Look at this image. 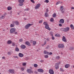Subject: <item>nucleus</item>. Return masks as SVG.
Masks as SVG:
<instances>
[{
    "mask_svg": "<svg viewBox=\"0 0 74 74\" xmlns=\"http://www.w3.org/2000/svg\"><path fill=\"white\" fill-rule=\"evenodd\" d=\"M38 71L40 72V73H43L44 72V71L42 69H39L38 70Z\"/></svg>",
    "mask_w": 74,
    "mask_h": 74,
    "instance_id": "2eb2a0df",
    "label": "nucleus"
},
{
    "mask_svg": "<svg viewBox=\"0 0 74 74\" xmlns=\"http://www.w3.org/2000/svg\"><path fill=\"white\" fill-rule=\"evenodd\" d=\"M70 67V64H66L65 66V67L66 68H69Z\"/></svg>",
    "mask_w": 74,
    "mask_h": 74,
    "instance_id": "f3484780",
    "label": "nucleus"
},
{
    "mask_svg": "<svg viewBox=\"0 0 74 74\" xmlns=\"http://www.w3.org/2000/svg\"><path fill=\"white\" fill-rule=\"evenodd\" d=\"M51 38L53 40H55V38H54L53 36H52Z\"/></svg>",
    "mask_w": 74,
    "mask_h": 74,
    "instance_id": "5fc2aeb1",
    "label": "nucleus"
},
{
    "mask_svg": "<svg viewBox=\"0 0 74 74\" xmlns=\"http://www.w3.org/2000/svg\"><path fill=\"white\" fill-rule=\"evenodd\" d=\"M70 27H71L72 29H74V26L73 25L71 24L70 25Z\"/></svg>",
    "mask_w": 74,
    "mask_h": 74,
    "instance_id": "5701e85b",
    "label": "nucleus"
},
{
    "mask_svg": "<svg viewBox=\"0 0 74 74\" xmlns=\"http://www.w3.org/2000/svg\"><path fill=\"white\" fill-rule=\"evenodd\" d=\"M55 36L56 37H60V35L59 34H56L55 35Z\"/></svg>",
    "mask_w": 74,
    "mask_h": 74,
    "instance_id": "393cba45",
    "label": "nucleus"
},
{
    "mask_svg": "<svg viewBox=\"0 0 74 74\" xmlns=\"http://www.w3.org/2000/svg\"><path fill=\"white\" fill-rule=\"evenodd\" d=\"M25 44H26V45H27V46L28 47H30V46H31V44H30V42L28 41L26 42H25Z\"/></svg>",
    "mask_w": 74,
    "mask_h": 74,
    "instance_id": "39448f33",
    "label": "nucleus"
},
{
    "mask_svg": "<svg viewBox=\"0 0 74 74\" xmlns=\"http://www.w3.org/2000/svg\"><path fill=\"white\" fill-rule=\"evenodd\" d=\"M9 71L10 73H11L12 74H14V73H15V71H14V70L12 69L9 70Z\"/></svg>",
    "mask_w": 74,
    "mask_h": 74,
    "instance_id": "1a4fd4ad",
    "label": "nucleus"
},
{
    "mask_svg": "<svg viewBox=\"0 0 74 74\" xmlns=\"http://www.w3.org/2000/svg\"><path fill=\"white\" fill-rule=\"evenodd\" d=\"M70 28L69 27H66L65 28H64V31L65 32H68Z\"/></svg>",
    "mask_w": 74,
    "mask_h": 74,
    "instance_id": "9d476101",
    "label": "nucleus"
},
{
    "mask_svg": "<svg viewBox=\"0 0 74 74\" xmlns=\"http://www.w3.org/2000/svg\"><path fill=\"white\" fill-rule=\"evenodd\" d=\"M62 26V24H59V26Z\"/></svg>",
    "mask_w": 74,
    "mask_h": 74,
    "instance_id": "69168bd1",
    "label": "nucleus"
},
{
    "mask_svg": "<svg viewBox=\"0 0 74 74\" xmlns=\"http://www.w3.org/2000/svg\"><path fill=\"white\" fill-rule=\"evenodd\" d=\"M15 23L16 25H18L19 23V22L18 21H16Z\"/></svg>",
    "mask_w": 74,
    "mask_h": 74,
    "instance_id": "b1692460",
    "label": "nucleus"
},
{
    "mask_svg": "<svg viewBox=\"0 0 74 74\" xmlns=\"http://www.w3.org/2000/svg\"><path fill=\"white\" fill-rule=\"evenodd\" d=\"M58 47L59 48H64V45L63 44H59L58 46Z\"/></svg>",
    "mask_w": 74,
    "mask_h": 74,
    "instance_id": "7ed1b4c3",
    "label": "nucleus"
},
{
    "mask_svg": "<svg viewBox=\"0 0 74 74\" xmlns=\"http://www.w3.org/2000/svg\"><path fill=\"white\" fill-rule=\"evenodd\" d=\"M36 44H37V42H36V41H34L33 42V45H36Z\"/></svg>",
    "mask_w": 74,
    "mask_h": 74,
    "instance_id": "2f4dec72",
    "label": "nucleus"
},
{
    "mask_svg": "<svg viewBox=\"0 0 74 74\" xmlns=\"http://www.w3.org/2000/svg\"><path fill=\"white\" fill-rule=\"evenodd\" d=\"M23 66H25L26 65V62H24L22 64Z\"/></svg>",
    "mask_w": 74,
    "mask_h": 74,
    "instance_id": "58836bf2",
    "label": "nucleus"
},
{
    "mask_svg": "<svg viewBox=\"0 0 74 74\" xmlns=\"http://www.w3.org/2000/svg\"><path fill=\"white\" fill-rule=\"evenodd\" d=\"M23 39H20L19 40V42H22L23 41Z\"/></svg>",
    "mask_w": 74,
    "mask_h": 74,
    "instance_id": "4c0bfd02",
    "label": "nucleus"
},
{
    "mask_svg": "<svg viewBox=\"0 0 74 74\" xmlns=\"http://www.w3.org/2000/svg\"><path fill=\"white\" fill-rule=\"evenodd\" d=\"M44 54H48L49 53L48 52L45 50L44 51Z\"/></svg>",
    "mask_w": 74,
    "mask_h": 74,
    "instance_id": "aec40b11",
    "label": "nucleus"
},
{
    "mask_svg": "<svg viewBox=\"0 0 74 74\" xmlns=\"http://www.w3.org/2000/svg\"><path fill=\"white\" fill-rule=\"evenodd\" d=\"M61 31L64 32V28H61Z\"/></svg>",
    "mask_w": 74,
    "mask_h": 74,
    "instance_id": "79ce46f5",
    "label": "nucleus"
},
{
    "mask_svg": "<svg viewBox=\"0 0 74 74\" xmlns=\"http://www.w3.org/2000/svg\"><path fill=\"white\" fill-rule=\"evenodd\" d=\"M40 62H41V63H42V62H44V60H41L40 61Z\"/></svg>",
    "mask_w": 74,
    "mask_h": 74,
    "instance_id": "13d9d810",
    "label": "nucleus"
},
{
    "mask_svg": "<svg viewBox=\"0 0 74 74\" xmlns=\"http://www.w3.org/2000/svg\"><path fill=\"white\" fill-rule=\"evenodd\" d=\"M32 25H33V24H31L30 23L27 24L25 26V28L26 29H28L29 28L30 26H32Z\"/></svg>",
    "mask_w": 74,
    "mask_h": 74,
    "instance_id": "f257e3e1",
    "label": "nucleus"
},
{
    "mask_svg": "<svg viewBox=\"0 0 74 74\" xmlns=\"http://www.w3.org/2000/svg\"><path fill=\"white\" fill-rule=\"evenodd\" d=\"M40 5H41L40 4V3L37 4L35 8L36 10H37V9H38V8H39V7H40Z\"/></svg>",
    "mask_w": 74,
    "mask_h": 74,
    "instance_id": "20e7f679",
    "label": "nucleus"
},
{
    "mask_svg": "<svg viewBox=\"0 0 74 74\" xmlns=\"http://www.w3.org/2000/svg\"><path fill=\"white\" fill-rule=\"evenodd\" d=\"M48 13L46 12L45 13V16L46 17H48Z\"/></svg>",
    "mask_w": 74,
    "mask_h": 74,
    "instance_id": "cd10ccee",
    "label": "nucleus"
},
{
    "mask_svg": "<svg viewBox=\"0 0 74 74\" xmlns=\"http://www.w3.org/2000/svg\"><path fill=\"white\" fill-rule=\"evenodd\" d=\"M51 22H53V18H51L50 20Z\"/></svg>",
    "mask_w": 74,
    "mask_h": 74,
    "instance_id": "37998d69",
    "label": "nucleus"
},
{
    "mask_svg": "<svg viewBox=\"0 0 74 74\" xmlns=\"http://www.w3.org/2000/svg\"><path fill=\"white\" fill-rule=\"evenodd\" d=\"M19 48H18V47H16L15 49V51L16 52H19Z\"/></svg>",
    "mask_w": 74,
    "mask_h": 74,
    "instance_id": "a211bd4d",
    "label": "nucleus"
},
{
    "mask_svg": "<svg viewBox=\"0 0 74 74\" xmlns=\"http://www.w3.org/2000/svg\"><path fill=\"white\" fill-rule=\"evenodd\" d=\"M16 30V29L14 28H12L10 29V33H14L15 31Z\"/></svg>",
    "mask_w": 74,
    "mask_h": 74,
    "instance_id": "f03ea898",
    "label": "nucleus"
},
{
    "mask_svg": "<svg viewBox=\"0 0 74 74\" xmlns=\"http://www.w3.org/2000/svg\"><path fill=\"white\" fill-rule=\"evenodd\" d=\"M10 27H14V25L11 24L10 25Z\"/></svg>",
    "mask_w": 74,
    "mask_h": 74,
    "instance_id": "7c9ffc66",
    "label": "nucleus"
},
{
    "mask_svg": "<svg viewBox=\"0 0 74 74\" xmlns=\"http://www.w3.org/2000/svg\"><path fill=\"white\" fill-rule=\"evenodd\" d=\"M43 21L42 20H40V21L39 22V23H42Z\"/></svg>",
    "mask_w": 74,
    "mask_h": 74,
    "instance_id": "49530a36",
    "label": "nucleus"
},
{
    "mask_svg": "<svg viewBox=\"0 0 74 74\" xmlns=\"http://www.w3.org/2000/svg\"><path fill=\"white\" fill-rule=\"evenodd\" d=\"M61 11V12H62V13H64V10H63Z\"/></svg>",
    "mask_w": 74,
    "mask_h": 74,
    "instance_id": "bf43d9fd",
    "label": "nucleus"
},
{
    "mask_svg": "<svg viewBox=\"0 0 74 74\" xmlns=\"http://www.w3.org/2000/svg\"><path fill=\"white\" fill-rule=\"evenodd\" d=\"M60 71H62V72H63V71H64V70H63V69H62V68H60Z\"/></svg>",
    "mask_w": 74,
    "mask_h": 74,
    "instance_id": "ea45409f",
    "label": "nucleus"
},
{
    "mask_svg": "<svg viewBox=\"0 0 74 74\" xmlns=\"http://www.w3.org/2000/svg\"><path fill=\"white\" fill-rule=\"evenodd\" d=\"M12 46H15V43L13 42L12 43Z\"/></svg>",
    "mask_w": 74,
    "mask_h": 74,
    "instance_id": "603ef678",
    "label": "nucleus"
},
{
    "mask_svg": "<svg viewBox=\"0 0 74 74\" xmlns=\"http://www.w3.org/2000/svg\"><path fill=\"white\" fill-rule=\"evenodd\" d=\"M30 1L32 3H35L34 1L33 0H30Z\"/></svg>",
    "mask_w": 74,
    "mask_h": 74,
    "instance_id": "8fccbe9b",
    "label": "nucleus"
},
{
    "mask_svg": "<svg viewBox=\"0 0 74 74\" xmlns=\"http://www.w3.org/2000/svg\"><path fill=\"white\" fill-rule=\"evenodd\" d=\"M12 8H11V7L9 6L8 7V11H10V10H12Z\"/></svg>",
    "mask_w": 74,
    "mask_h": 74,
    "instance_id": "a878e982",
    "label": "nucleus"
},
{
    "mask_svg": "<svg viewBox=\"0 0 74 74\" xmlns=\"http://www.w3.org/2000/svg\"><path fill=\"white\" fill-rule=\"evenodd\" d=\"M45 58H48V56L47 55H46L45 56Z\"/></svg>",
    "mask_w": 74,
    "mask_h": 74,
    "instance_id": "de8ad7c7",
    "label": "nucleus"
},
{
    "mask_svg": "<svg viewBox=\"0 0 74 74\" xmlns=\"http://www.w3.org/2000/svg\"><path fill=\"white\" fill-rule=\"evenodd\" d=\"M14 34H18V32H14Z\"/></svg>",
    "mask_w": 74,
    "mask_h": 74,
    "instance_id": "0e129e2a",
    "label": "nucleus"
},
{
    "mask_svg": "<svg viewBox=\"0 0 74 74\" xmlns=\"http://www.w3.org/2000/svg\"><path fill=\"white\" fill-rule=\"evenodd\" d=\"M44 3H49V1L48 0H46L44 1Z\"/></svg>",
    "mask_w": 74,
    "mask_h": 74,
    "instance_id": "473e14b6",
    "label": "nucleus"
},
{
    "mask_svg": "<svg viewBox=\"0 0 74 74\" xmlns=\"http://www.w3.org/2000/svg\"><path fill=\"white\" fill-rule=\"evenodd\" d=\"M63 10V7L62 6H61V8H60V10L61 11H62V10Z\"/></svg>",
    "mask_w": 74,
    "mask_h": 74,
    "instance_id": "72a5a7b5",
    "label": "nucleus"
},
{
    "mask_svg": "<svg viewBox=\"0 0 74 74\" xmlns=\"http://www.w3.org/2000/svg\"><path fill=\"white\" fill-rule=\"evenodd\" d=\"M21 49H25V48H26V46L24 45H22L21 46Z\"/></svg>",
    "mask_w": 74,
    "mask_h": 74,
    "instance_id": "ddd939ff",
    "label": "nucleus"
},
{
    "mask_svg": "<svg viewBox=\"0 0 74 74\" xmlns=\"http://www.w3.org/2000/svg\"><path fill=\"white\" fill-rule=\"evenodd\" d=\"M48 55H52V53L50 52L49 53Z\"/></svg>",
    "mask_w": 74,
    "mask_h": 74,
    "instance_id": "09e8293b",
    "label": "nucleus"
},
{
    "mask_svg": "<svg viewBox=\"0 0 74 74\" xmlns=\"http://www.w3.org/2000/svg\"><path fill=\"white\" fill-rule=\"evenodd\" d=\"M62 40L64 41V42H66L67 41V40H66V39L65 37V36H63L62 37Z\"/></svg>",
    "mask_w": 74,
    "mask_h": 74,
    "instance_id": "f8f14e48",
    "label": "nucleus"
},
{
    "mask_svg": "<svg viewBox=\"0 0 74 74\" xmlns=\"http://www.w3.org/2000/svg\"><path fill=\"white\" fill-rule=\"evenodd\" d=\"M50 39L49 38H48L47 39V41H49Z\"/></svg>",
    "mask_w": 74,
    "mask_h": 74,
    "instance_id": "3c124183",
    "label": "nucleus"
},
{
    "mask_svg": "<svg viewBox=\"0 0 74 74\" xmlns=\"http://www.w3.org/2000/svg\"><path fill=\"white\" fill-rule=\"evenodd\" d=\"M4 16L2 15V16L0 18L1 19H4Z\"/></svg>",
    "mask_w": 74,
    "mask_h": 74,
    "instance_id": "c03bdc74",
    "label": "nucleus"
},
{
    "mask_svg": "<svg viewBox=\"0 0 74 74\" xmlns=\"http://www.w3.org/2000/svg\"><path fill=\"white\" fill-rule=\"evenodd\" d=\"M21 70L22 71H24V68H21Z\"/></svg>",
    "mask_w": 74,
    "mask_h": 74,
    "instance_id": "4d7b16f0",
    "label": "nucleus"
},
{
    "mask_svg": "<svg viewBox=\"0 0 74 74\" xmlns=\"http://www.w3.org/2000/svg\"><path fill=\"white\" fill-rule=\"evenodd\" d=\"M34 73H36V74H37V72L36 71H35L34 72Z\"/></svg>",
    "mask_w": 74,
    "mask_h": 74,
    "instance_id": "338daca9",
    "label": "nucleus"
},
{
    "mask_svg": "<svg viewBox=\"0 0 74 74\" xmlns=\"http://www.w3.org/2000/svg\"><path fill=\"white\" fill-rule=\"evenodd\" d=\"M24 1H25L24 0H19L18 1V3H23Z\"/></svg>",
    "mask_w": 74,
    "mask_h": 74,
    "instance_id": "dca6fc26",
    "label": "nucleus"
},
{
    "mask_svg": "<svg viewBox=\"0 0 74 74\" xmlns=\"http://www.w3.org/2000/svg\"><path fill=\"white\" fill-rule=\"evenodd\" d=\"M58 68H59V66H58V65L56 64V66H55L56 69H58Z\"/></svg>",
    "mask_w": 74,
    "mask_h": 74,
    "instance_id": "4be33fe9",
    "label": "nucleus"
},
{
    "mask_svg": "<svg viewBox=\"0 0 74 74\" xmlns=\"http://www.w3.org/2000/svg\"><path fill=\"white\" fill-rule=\"evenodd\" d=\"M18 56H19V57H20L21 58H22L23 57V54L21 53H19L18 54Z\"/></svg>",
    "mask_w": 74,
    "mask_h": 74,
    "instance_id": "4468645a",
    "label": "nucleus"
},
{
    "mask_svg": "<svg viewBox=\"0 0 74 74\" xmlns=\"http://www.w3.org/2000/svg\"><path fill=\"white\" fill-rule=\"evenodd\" d=\"M8 55H10L11 53H10V52H8Z\"/></svg>",
    "mask_w": 74,
    "mask_h": 74,
    "instance_id": "864d4df0",
    "label": "nucleus"
},
{
    "mask_svg": "<svg viewBox=\"0 0 74 74\" xmlns=\"http://www.w3.org/2000/svg\"><path fill=\"white\" fill-rule=\"evenodd\" d=\"M2 59H5V57L3 56V57H2Z\"/></svg>",
    "mask_w": 74,
    "mask_h": 74,
    "instance_id": "052dcab7",
    "label": "nucleus"
},
{
    "mask_svg": "<svg viewBox=\"0 0 74 74\" xmlns=\"http://www.w3.org/2000/svg\"><path fill=\"white\" fill-rule=\"evenodd\" d=\"M69 50H73L74 49V47H70L69 48Z\"/></svg>",
    "mask_w": 74,
    "mask_h": 74,
    "instance_id": "412c9836",
    "label": "nucleus"
},
{
    "mask_svg": "<svg viewBox=\"0 0 74 74\" xmlns=\"http://www.w3.org/2000/svg\"><path fill=\"white\" fill-rule=\"evenodd\" d=\"M56 59H60V56H57L56 57Z\"/></svg>",
    "mask_w": 74,
    "mask_h": 74,
    "instance_id": "a19ab883",
    "label": "nucleus"
},
{
    "mask_svg": "<svg viewBox=\"0 0 74 74\" xmlns=\"http://www.w3.org/2000/svg\"><path fill=\"white\" fill-rule=\"evenodd\" d=\"M50 34L51 36H53V33L52 32H50Z\"/></svg>",
    "mask_w": 74,
    "mask_h": 74,
    "instance_id": "a18cd8bd",
    "label": "nucleus"
},
{
    "mask_svg": "<svg viewBox=\"0 0 74 74\" xmlns=\"http://www.w3.org/2000/svg\"><path fill=\"white\" fill-rule=\"evenodd\" d=\"M60 62H59V63H56V64H57V65H58V64H60Z\"/></svg>",
    "mask_w": 74,
    "mask_h": 74,
    "instance_id": "774afa93",
    "label": "nucleus"
},
{
    "mask_svg": "<svg viewBox=\"0 0 74 74\" xmlns=\"http://www.w3.org/2000/svg\"><path fill=\"white\" fill-rule=\"evenodd\" d=\"M27 71L28 73H33V71H32V70L29 69H27Z\"/></svg>",
    "mask_w": 74,
    "mask_h": 74,
    "instance_id": "0eeeda50",
    "label": "nucleus"
},
{
    "mask_svg": "<svg viewBox=\"0 0 74 74\" xmlns=\"http://www.w3.org/2000/svg\"><path fill=\"white\" fill-rule=\"evenodd\" d=\"M29 10H30L29 8H27L25 9H24V11H29Z\"/></svg>",
    "mask_w": 74,
    "mask_h": 74,
    "instance_id": "f704fd0d",
    "label": "nucleus"
},
{
    "mask_svg": "<svg viewBox=\"0 0 74 74\" xmlns=\"http://www.w3.org/2000/svg\"><path fill=\"white\" fill-rule=\"evenodd\" d=\"M49 11V10H48V8H47L46 9V12H48V11Z\"/></svg>",
    "mask_w": 74,
    "mask_h": 74,
    "instance_id": "680f3d73",
    "label": "nucleus"
},
{
    "mask_svg": "<svg viewBox=\"0 0 74 74\" xmlns=\"http://www.w3.org/2000/svg\"><path fill=\"white\" fill-rule=\"evenodd\" d=\"M33 40H30V42H31H31H33Z\"/></svg>",
    "mask_w": 74,
    "mask_h": 74,
    "instance_id": "e2e57ef3",
    "label": "nucleus"
},
{
    "mask_svg": "<svg viewBox=\"0 0 74 74\" xmlns=\"http://www.w3.org/2000/svg\"><path fill=\"white\" fill-rule=\"evenodd\" d=\"M56 14L55 13H54V14L53 15V18H55L56 17Z\"/></svg>",
    "mask_w": 74,
    "mask_h": 74,
    "instance_id": "c85d7f7f",
    "label": "nucleus"
},
{
    "mask_svg": "<svg viewBox=\"0 0 74 74\" xmlns=\"http://www.w3.org/2000/svg\"><path fill=\"white\" fill-rule=\"evenodd\" d=\"M7 43L8 44H12V42L11 41L9 40L8 41Z\"/></svg>",
    "mask_w": 74,
    "mask_h": 74,
    "instance_id": "6ab92c4d",
    "label": "nucleus"
},
{
    "mask_svg": "<svg viewBox=\"0 0 74 74\" xmlns=\"http://www.w3.org/2000/svg\"><path fill=\"white\" fill-rule=\"evenodd\" d=\"M64 20L63 19H60L59 22L60 23H64Z\"/></svg>",
    "mask_w": 74,
    "mask_h": 74,
    "instance_id": "9b49d317",
    "label": "nucleus"
},
{
    "mask_svg": "<svg viewBox=\"0 0 74 74\" xmlns=\"http://www.w3.org/2000/svg\"><path fill=\"white\" fill-rule=\"evenodd\" d=\"M47 28H46V29H48V30H51V29L49 28V25H48V26H47Z\"/></svg>",
    "mask_w": 74,
    "mask_h": 74,
    "instance_id": "c756f323",
    "label": "nucleus"
},
{
    "mask_svg": "<svg viewBox=\"0 0 74 74\" xmlns=\"http://www.w3.org/2000/svg\"><path fill=\"white\" fill-rule=\"evenodd\" d=\"M34 67H37L38 66V65L36 64H34Z\"/></svg>",
    "mask_w": 74,
    "mask_h": 74,
    "instance_id": "e433bc0d",
    "label": "nucleus"
},
{
    "mask_svg": "<svg viewBox=\"0 0 74 74\" xmlns=\"http://www.w3.org/2000/svg\"><path fill=\"white\" fill-rule=\"evenodd\" d=\"M60 3V1H58L56 3V5H58V4Z\"/></svg>",
    "mask_w": 74,
    "mask_h": 74,
    "instance_id": "6e6d98bb",
    "label": "nucleus"
},
{
    "mask_svg": "<svg viewBox=\"0 0 74 74\" xmlns=\"http://www.w3.org/2000/svg\"><path fill=\"white\" fill-rule=\"evenodd\" d=\"M46 44H47V42H46V41H45L44 42V44L42 45V47H43V46H44V45H45Z\"/></svg>",
    "mask_w": 74,
    "mask_h": 74,
    "instance_id": "c9c22d12",
    "label": "nucleus"
},
{
    "mask_svg": "<svg viewBox=\"0 0 74 74\" xmlns=\"http://www.w3.org/2000/svg\"><path fill=\"white\" fill-rule=\"evenodd\" d=\"M23 5V3H20L18 5L19 6H22Z\"/></svg>",
    "mask_w": 74,
    "mask_h": 74,
    "instance_id": "bb28decb",
    "label": "nucleus"
},
{
    "mask_svg": "<svg viewBox=\"0 0 74 74\" xmlns=\"http://www.w3.org/2000/svg\"><path fill=\"white\" fill-rule=\"evenodd\" d=\"M43 25H45V29H47V28H48L47 27V26H48V23H47V22H44L43 23Z\"/></svg>",
    "mask_w": 74,
    "mask_h": 74,
    "instance_id": "423d86ee",
    "label": "nucleus"
},
{
    "mask_svg": "<svg viewBox=\"0 0 74 74\" xmlns=\"http://www.w3.org/2000/svg\"><path fill=\"white\" fill-rule=\"evenodd\" d=\"M49 73L50 74H54V72L52 69H50L49 70Z\"/></svg>",
    "mask_w": 74,
    "mask_h": 74,
    "instance_id": "6e6552de",
    "label": "nucleus"
}]
</instances>
